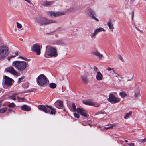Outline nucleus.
Returning a JSON list of instances; mask_svg holds the SVG:
<instances>
[{"instance_id": "c85d7f7f", "label": "nucleus", "mask_w": 146, "mask_h": 146, "mask_svg": "<svg viewBox=\"0 0 146 146\" xmlns=\"http://www.w3.org/2000/svg\"><path fill=\"white\" fill-rule=\"evenodd\" d=\"M76 11V8L75 7H72L70 8L68 10V11L69 12H72L75 11Z\"/></svg>"}, {"instance_id": "3c124183", "label": "nucleus", "mask_w": 146, "mask_h": 146, "mask_svg": "<svg viewBox=\"0 0 146 146\" xmlns=\"http://www.w3.org/2000/svg\"><path fill=\"white\" fill-rule=\"evenodd\" d=\"M58 29V30L60 31H64V29L61 28V27H59V28Z\"/></svg>"}, {"instance_id": "473e14b6", "label": "nucleus", "mask_w": 146, "mask_h": 146, "mask_svg": "<svg viewBox=\"0 0 146 146\" xmlns=\"http://www.w3.org/2000/svg\"><path fill=\"white\" fill-rule=\"evenodd\" d=\"M72 105L73 109L74 110V111H77V109H76V106L75 105V104L74 103H72Z\"/></svg>"}, {"instance_id": "aec40b11", "label": "nucleus", "mask_w": 146, "mask_h": 146, "mask_svg": "<svg viewBox=\"0 0 146 146\" xmlns=\"http://www.w3.org/2000/svg\"><path fill=\"white\" fill-rule=\"evenodd\" d=\"M82 102L83 103L86 105L91 106L92 105V102L91 100H83L82 101Z\"/></svg>"}, {"instance_id": "603ef678", "label": "nucleus", "mask_w": 146, "mask_h": 146, "mask_svg": "<svg viewBox=\"0 0 146 146\" xmlns=\"http://www.w3.org/2000/svg\"><path fill=\"white\" fill-rule=\"evenodd\" d=\"M46 106V107L47 108H50V109L52 107L51 106H49L48 105H46V106Z\"/></svg>"}, {"instance_id": "f8f14e48", "label": "nucleus", "mask_w": 146, "mask_h": 146, "mask_svg": "<svg viewBox=\"0 0 146 146\" xmlns=\"http://www.w3.org/2000/svg\"><path fill=\"white\" fill-rule=\"evenodd\" d=\"M5 71L9 72L11 74L14 75L18 76V73L15 70L14 68L12 67H10L5 69Z\"/></svg>"}, {"instance_id": "cd10ccee", "label": "nucleus", "mask_w": 146, "mask_h": 146, "mask_svg": "<svg viewBox=\"0 0 146 146\" xmlns=\"http://www.w3.org/2000/svg\"><path fill=\"white\" fill-rule=\"evenodd\" d=\"M82 82L84 83H86L88 82V80L86 76H83L82 77Z\"/></svg>"}, {"instance_id": "bf43d9fd", "label": "nucleus", "mask_w": 146, "mask_h": 146, "mask_svg": "<svg viewBox=\"0 0 146 146\" xmlns=\"http://www.w3.org/2000/svg\"><path fill=\"white\" fill-rule=\"evenodd\" d=\"M82 125L84 126H86L87 125V124L86 123H83Z\"/></svg>"}, {"instance_id": "0e129e2a", "label": "nucleus", "mask_w": 146, "mask_h": 146, "mask_svg": "<svg viewBox=\"0 0 146 146\" xmlns=\"http://www.w3.org/2000/svg\"><path fill=\"white\" fill-rule=\"evenodd\" d=\"M1 89L0 88V93H1Z\"/></svg>"}, {"instance_id": "e433bc0d", "label": "nucleus", "mask_w": 146, "mask_h": 146, "mask_svg": "<svg viewBox=\"0 0 146 146\" xmlns=\"http://www.w3.org/2000/svg\"><path fill=\"white\" fill-rule=\"evenodd\" d=\"M92 105L91 106H94L95 107H98L99 106V104L97 103H94L92 102Z\"/></svg>"}, {"instance_id": "dca6fc26", "label": "nucleus", "mask_w": 146, "mask_h": 146, "mask_svg": "<svg viewBox=\"0 0 146 146\" xmlns=\"http://www.w3.org/2000/svg\"><path fill=\"white\" fill-rule=\"evenodd\" d=\"M55 104L57 107L59 109H62L63 107V102L60 100H58L55 102Z\"/></svg>"}, {"instance_id": "13d9d810", "label": "nucleus", "mask_w": 146, "mask_h": 146, "mask_svg": "<svg viewBox=\"0 0 146 146\" xmlns=\"http://www.w3.org/2000/svg\"><path fill=\"white\" fill-rule=\"evenodd\" d=\"M135 27L139 31H140V32H142V31L140 30L138 28H137L136 27Z\"/></svg>"}, {"instance_id": "6e6552de", "label": "nucleus", "mask_w": 146, "mask_h": 146, "mask_svg": "<svg viewBox=\"0 0 146 146\" xmlns=\"http://www.w3.org/2000/svg\"><path fill=\"white\" fill-rule=\"evenodd\" d=\"M41 48L42 47H40L39 44H36L33 45L31 50L36 52L37 55H39L41 53L40 50Z\"/></svg>"}, {"instance_id": "393cba45", "label": "nucleus", "mask_w": 146, "mask_h": 146, "mask_svg": "<svg viewBox=\"0 0 146 146\" xmlns=\"http://www.w3.org/2000/svg\"><path fill=\"white\" fill-rule=\"evenodd\" d=\"M97 33H98L101 32L102 31H105V30L102 28H99L95 30Z\"/></svg>"}, {"instance_id": "b1692460", "label": "nucleus", "mask_w": 146, "mask_h": 146, "mask_svg": "<svg viewBox=\"0 0 146 146\" xmlns=\"http://www.w3.org/2000/svg\"><path fill=\"white\" fill-rule=\"evenodd\" d=\"M132 114V112L131 111H130L128 113H127L124 116V118L125 119H127Z\"/></svg>"}, {"instance_id": "e2e57ef3", "label": "nucleus", "mask_w": 146, "mask_h": 146, "mask_svg": "<svg viewBox=\"0 0 146 146\" xmlns=\"http://www.w3.org/2000/svg\"><path fill=\"white\" fill-rule=\"evenodd\" d=\"M1 102L0 101V106H1Z\"/></svg>"}, {"instance_id": "423d86ee", "label": "nucleus", "mask_w": 146, "mask_h": 146, "mask_svg": "<svg viewBox=\"0 0 146 146\" xmlns=\"http://www.w3.org/2000/svg\"><path fill=\"white\" fill-rule=\"evenodd\" d=\"M47 79L46 77L44 74H40L37 78V82L39 85H44L47 82Z\"/></svg>"}, {"instance_id": "5fc2aeb1", "label": "nucleus", "mask_w": 146, "mask_h": 146, "mask_svg": "<svg viewBox=\"0 0 146 146\" xmlns=\"http://www.w3.org/2000/svg\"><path fill=\"white\" fill-rule=\"evenodd\" d=\"M134 16V12H133L132 13V19H133Z\"/></svg>"}, {"instance_id": "72a5a7b5", "label": "nucleus", "mask_w": 146, "mask_h": 146, "mask_svg": "<svg viewBox=\"0 0 146 146\" xmlns=\"http://www.w3.org/2000/svg\"><path fill=\"white\" fill-rule=\"evenodd\" d=\"M15 104L14 103H10V104H9V105H8V107H11V108L15 107Z\"/></svg>"}, {"instance_id": "58836bf2", "label": "nucleus", "mask_w": 146, "mask_h": 146, "mask_svg": "<svg viewBox=\"0 0 146 146\" xmlns=\"http://www.w3.org/2000/svg\"><path fill=\"white\" fill-rule=\"evenodd\" d=\"M74 115L75 117L77 118H79V115L78 113H74Z\"/></svg>"}, {"instance_id": "f257e3e1", "label": "nucleus", "mask_w": 146, "mask_h": 146, "mask_svg": "<svg viewBox=\"0 0 146 146\" xmlns=\"http://www.w3.org/2000/svg\"><path fill=\"white\" fill-rule=\"evenodd\" d=\"M57 51L54 47H51L50 45H47L46 46V50L44 54V56L46 58L49 57H55L58 56Z\"/></svg>"}, {"instance_id": "1a4fd4ad", "label": "nucleus", "mask_w": 146, "mask_h": 146, "mask_svg": "<svg viewBox=\"0 0 146 146\" xmlns=\"http://www.w3.org/2000/svg\"><path fill=\"white\" fill-rule=\"evenodd\" d=\"M5 79V85L7 87H9L12 85V82L13 81V80L11 78L6 76H4Z\"/></svg>"}, {"instance_id": "79ce46f5", "label": "nucleus", "mask_w": 146, "mask_h": 146, "mask_svg": "<svg viewBox=\"0 0 146 146\" xmlns=\"http://www.w3.org/2000/svg\"><path fill=\"white\" fill-rule=\"evenodd\" d=\"M18 58H21L25 60H26V61H29V59H27V58H25L22 56H19L18 57Z\"/></svg>"}, {"instance_id": "6e6d98bb", "label": "nucleus", "mask_w": 146, "mask_h": 146, "mask_svg": "<svg viewBox=\"0 0 146 146\" xmlns=\"http://www.w3.org/2000/svg\"><path fill=\"white\" fill-rule=\"evenodd\" d=\"M116 75H115V76L116 77H118V75H119V74H118L117 73H116L115 72V74Z\"/></svg>"}, {"instance_id": "2eb2a0df", "label": "nucleus", "mask_w": 146, "mask_h": 146, "mask_svg": "<svg viewBox=\"0 0 146 146\" xmlns=\"http://www.w3.org/2000/svg\"><path fill=\"white\" fill-rule=\"evenodd\" d=\"M133 97L136 98L140 96V91L138 88H136L134 90Z\"/></svg>"}, {"instance_id": "f704fd0d", "label": "nucleus", "mask_w": 146, "mask_h": 146, "mask_svg": "<svg viewBox=\"0 0 146 146\" xmlns=\"http://www.w3.org/2000/svg\"><path fill=\"white\" fill-rule=\"evenodd\" d=\"M16 24L17 25V27L18 29H20L22 27V25L21 24L19 23L18 22L16 23Z\"/></svg>"}, {"instance_id": "4d7b16f0", "label": "nucleus", "mask_w": 146, "mask_h": 146, "mask_svg": "<svg viewBox=\"0 0 146 146\" xmlns=\"http://www.w3.org/2000/svg\"><path fill=\"white\" fill-rule=\"evenodd\" d=\"M52 33L51 32H49L48 31H46V33L47 34H49V33Z\"/></svg>"}, {"instance_id": "a211bd4d", "label": "nucleus", "mask_w": 146, "mask_h": 146, "mask_svg": "<svg viewBox=\"0 0 146 146\" xmlns=\"http://www.w3.org/2000/svg\"><path fill=\"white\" fill-rule=\"evenodd\" d=\"M21 109L22 110L26 111H29L31 110L30 107L26 105H23L21 107Z\"/></svg>"}, {"instance_id": "5701e85b", "label": "nucleus", "mask_w": 146, "mask_h": 146, "mask_svg": "<svg viewBox=\"0 0 146 146\" xmlns=\"http://www.w3.org/2000/svg\"><path fill=\"white\" fill-rule=\"evenodd\" d=\"M97 34L96 31L95 30L94 32H93L90 35L91 38H95L96 37Z\"/></svg>"}, {"instance_id": "7c9ffc66", "label": "nucleus", "mask_w": 146, "mask_h": 146, "mask_svg": "<svg viewBox=\"0 0 146 146\" xmlns=\"http://www.w3.org/2000/svg\"><path fill=\"white\" fill-rule=\"evenodd\" d=\"M120 96L122 98H124L126 96V94L124 92H121L119 93Z\"/></svg>"}, {"instance_id": "09e8293b", "label": "nucleus", "mask_w": 146, "mask_h": 146, "mask_svg": "<svg viewBox=\"0 0 146 146\" xmlns=\"http://www.w3.org/2000/svg\"><path fill=\"white\" fill-rule=\"evenodd\" d=\"M23 77H22L21 78H19V80L18 81V82H21V79H23Z\"/></svg>"}, {"instance_id": "a19ab883", "label": "nucleus", "mask_w": 146, "mask_h": 146, "mask_svg": "<svg viewBox=\"0 0 146 146\" xmlns=\"http://www.w3.org/2000/svg\"><path fill=\"white\" fill-rule=\"evenodd\" d=\"M9 98L14 100H16L15 96L13 94L11 96L9 97Z\"/></svg>"}, {"instance_id": "c9c22d12", "label": "nucleus", "mask_w": 146, "mask_h": 146, "mask_svg": "<svg viewBox=\"0 0 146 146\" xmlns=\"http://www.w3.org/2000/svg\"><path fill=\"white\" fill-rule=\"evenodd\" d=\"M138 141L139 142H142V143H145L146 142V137L144 139L141 140H139Z\"/></svg>"}, {"instance_id": "052dcab7", "label": "nucleus", "mask_w": 146, "mask_h": 146, "mask_svg": "<svg viewBox=\"0 0 146 146\" xmlns=\"http://www.w3.org/2000/svg\"><path fill=\"white\" fill-rule=\"evenodd\" d=\"M12 111V110H11V109H9L8 110V111Z\"/></svg>"}, {"instance_id": "de8ad7c7", "label": "nucleus", "mask_w": 146, "mask_h": 146, "mask_svg": "<svg viewBox=\"0 0 146 146\" xmlns=\"http://www.w3.org/2000/svg\"><path fill=\"white\" fill-rule=\"evenodd\" d=\"M94 71L95 72H97L98 69V68H97V67L96 66H94Z\"/></svg>"}, {"instance_id": "7ed1b4c3", "label": "nucleus", "mask_w": 146, "mask_h": 146, "mask_svg": "<svg viewBox=\"0 0 146 146\" xmlns=\"http://www.w3.org/2000/svg\"><path fill=\"white\" fill-rule=\"evenodd\" d=\"M36 21L38 23L42 25H46L51 23H57L55 20H49L44 17L38 19H37Z\"/></svg>"}, {"instance_id": "2f4dec72", "label": "nucleus", "mask_w": 146, "mask_h": 146, "mask_svg": "<svg viewBox=\"0 0 146 146\" xmlns=\"http://www.w3.org/2000/svg\"><path fill=\"white\" fill-rule=\"evenodd\" d=\"M7 110V109L6 108H3L0 110L1 113H3L5 112Z\"/></svg>"}, {"instance_id": "9d476101", "label": "nucleus", "mask_w": 146, "mask_h": 146, "mask_svg": "<svg viewBox=\"0 0 146 146\" xmlns=\"http://www.w3.org/2000/svg\"><path fill=\"white\" fill-rule=\"evenodd\" d=\"M47 14L51 16H54V17H56L57 16H60L62 15H64L65 14L64 13L60 12H54L53 11H48L47 13Z\"/></svg>"}, {"instance_id": "f3484780", "label": "nucleus", "mask_w": 146, "mask_h": 146, "mask_svg": "<svg viewBox=\"0 0 146 146\" xmlns=\"http://www.w3.org/2000/svg\"><path fill=\"white\" fill-rule=\"evenodd\" d=\"M103 78V76L101 73L100 72H97L96 76V79L98 81H100L102 80Z\"/></svg>"}, {"instance_id": "49530a36", "label": "nucleus", "mask_w": 146, "mask_h": 146, "mask_svg": "<svg viewBox=\"0 0 146 146\" xmlns=\"http://www.w3.org/2000/svg\"><path fill=\"white\" fill-rule=\"evenodd\" d=\"M118 77L119 78V80L120 81H121V80L123 79V77L121 76L119 74L118 75Z\"/></svg>"}, {"instance_id": "20e7f679", "label": "nucleus", "mask_w": 146, "mask_h": 146, "mask_svg": "<svg viewBox=\"0 0 146 146\" xmlns=\"http://www.w3.org/2000/svg\"><path fill=\"white\" fill-rule=\"evenodd\" d=\"M9 53V48L5 46H0V58L3 59L6 57Z\"/></svg>"}, {"instance_id": "a878e982", "label": "nucleus", "mask_w": 146, "mask_h": 146, "mask_svg": "<svg viewBox=\"0 0 146 146\" xmlns=\"http://www.w3.org/2000/svg\"><path fill=\"white\" fill-rule=\"evenodd\" d=\"M49 86L52 89H54L56 87V84L55 83H50L49 84Z\"/></svg>"}, {"instance_id": "bb28decb", "label": "nucleus", "mask_w": 146, "mask_h": 146, "mask_svg": "<svg viewBox=\"0 0 146 146\" xmlns=\"http://www.w3.org/2000/svg\"><path fill=\"white\" fill-rule=\"evenodd\" d=\"M50 110H51V111L50 113V114L51 115L55 114L56 113V111L55 109L53 108H51Z\"/></svg>"}, {"instance_id": "ddd939ff", "label": "nucleus", "mask_w": 146, "mask_h": 146, "mask_svg": "<svg viewBox=\"0 0 146 146\" xmlns=\"http://www.w3.org/2000/svg\"><path fill=\"white\" fill-rule=\"evenodd\" d=\"M38 108L39 110L42 111L46 113H48L50 112V109L46 108L44 105H39L38 106Z\"/></svg>"}, {"instance_id": "4c0bfd02", "label": "nucleus", "mask_w": 146, "mask_h": 146, "mask_svg": "<svg viewBox=\"0 0 146 146\" xmlns=\"http://www.w3.org/2000/svg\"><path fill=\"white\" fill-rule=\"evenodd\" d=\"M118 58H119L122 62L124 60L120 55H118Z\"/></svg>"}, {"instance_id": "0eeeda50", "label": "nucleus", "mask_w": 146, "mask_h": 146, "mask_svg": "<svg viewBox=\"0 0 146 146\" xmlns=\"http://www.w3.org/2000/svg\"><path fill=\"white\" fill-rule=\"evenodd\" d=\"M107 100L108 101L112 104L118 103L120 101V99L119 98L116 97L111 93L109 94V98Z\"/></svg>"}, {"instance_id": "c756f323", "label": "nucleus", "mask_w": 146, "mask_h": 146, "mask_svg": "<svg viewBox=\"0 0 146 146\" xmlns=\"http://www.w3.org/2000/svg\"><path fill=\"white\" fill-rule=\"evenodd\" d=\"M114 126L113 125H110L109 127H105L103 130H104L106 129V130H108V129H111L113 128V127Z\"/></svg>"}, {"instance_id": "6ab92c4d", "label": "nucleus", "mask_w": 146, "mask_h": 146, "mask_svg": "<svg viewBox=\"0 0 146 146\" xmlns=\"http://www.w3.org/2000/svg\"><path fill=\"white\" fill-rule=\"evenodd\" d=\"M92 53L94 55L97 56L100 59H101L103 56V55L101 54L98 51H96L95 52H93Z\"/></svg>"}, {"instance_id": "8fccbe9b", "label": "nucleus", "mask_w": 146, "mask_h": 146, "mask_svg": "<svg viewBox=\"0 0 146 146\" xmlns=\"http://www.w3.org/2000/svg\"><path fill=\"white\" fill-rule=\"evenodd\" d=\"M129 146H134V143H130L128 144Z\"/></svg>"}, {"instance_id": "ea45409f", "label": "nucleus", "mask_w": 146, "mask_h": 146, "mask_svg": "<svg viewBox=\"0 0 146 146\" xmlns=\"http://www.w3.org/2000/svg\"><path fill=\"white\" fill-rule=\"evenodd\" d=\"M99 114V117H104V116H106V114L105 113H103L102 114L100 113Z\"/></svg>"}, {"instance_id": "f03ea898", "label": "nucleus", "mask_w": 146, "mask_h": 146, "mask_svg": "<svg viewBox=\"0 0 146 146\" xmlns=\"http://www.w3.org/2000/svg\"><path fill=\"white\" fill-rule=\"evenodd\" d=\"M13 66L20 71H24L26 68L28 63L25 61H15L13 63Z\"/></svg>"}, {"instance_id": "39448f33", "label": "nucleus", "mask_w": 146, "mask_h": 146, "mask_svg": "<svg viewBox=\"0 0 146 146\" xmlns=\"http://www.w3.org/2000/svg\"><path fill=\"white\" fill-rule=\"evenodd\" d=\"M86 12L90 18L95 20L97 22L99 21V20L96 18V12L92 9L88 8L86 9Z\"/></svg>"}, {"instance_id": "338daca9", "label": "nucleus", "mask_w": 146, "mask_h": 146, "mask_svg": "<svg viewBox=\"0 0 146 146\" xmlns=\"http://www.w3.org/2000/svg\"><path fill=\"white\" fill-rule=\"evenodd\" d=\"M100 126L99 127V128H100Z\"/></svg>"}, {"instance_id": "c03bdc74", "label": "nucleus", "mask_w": 146, "mask_h": 146, "mask_svg": "<svg viewBox=\"0 0 146 146\" xmlns=\"http://www.w3.org/2000/svg\"><path fill=\"white\" fill-rule=\"evenodd\" d=\"M17 99H18V100H21L22 101L24 100V99H25L24 98H21L19 96H17Z\"/></svg>"}, {"instance_id": "4468645a", "label": "nucleus", "mask_w": 146, "mask_h": 146, "mask_svg": "<svg viewBox=\"0 0 146 146\" xmlns=\"http://www.w3.org/2000/svg\"><path fill=\"white\" fill-rule=\"evenodd\" d=\"M54 3V1H49L45 0L42 1L41 2V5L43 6H49L52 5Z\"/></svg>"}, {"instance_id": "4be33fe9", "label": "nucleus", "mask_w": 146, "mask_h": 146, "mask_svg": "<svg viewBox=\"0 0 146 146\" xmlns=\"http://www.w3.org/2000/svg\"><path fill=\"white\" fill-rule=\"evenodd\" d=\"M110 22L107 23V25L108 26L110 30L112 31L113 29H114L113 28V25L112 24L111 21L110 20Z\"/></svg>"}, {"instance_id": "412c9836", "label": "nucleus", "mask_w": 146, "mask_h": 146, "mask_svg": "<svg viewBox=\"0 0 146 146\" xmlns=\"http://www.w3.org/2000/svg\"><path fill=\"white\" fill-rule=\"evenodd\" d=\"M106 70L110 71V73L112 75H114L115 73V72L113 68H111L110 67H108L107 68Z\"/></svg>"}, {"instance_id": "680f3d73", "label": "nucleus", "mask_w": 146, "mask_h": 146, "mask_svg": "<svg viewBox=\"0 0 146 146\" xmlns=\"http://www.w3.org/2000/svg\"><path fill=\"white\" fill-rule=\"evenodd\" d=\"M87 125H89V126H92V125L90 124H89V123H88L87 124Z\"/></svg>"}, {"instance_id": "69168bd1", "label": "nucleus", "mask_w": 146, "mask_h": 146, "mask_svg": "<svg viewBox=\"0 0 146 146\" xmlns=\"http://www.w3.org/2000/svg\"><path fill=\"white\" fill-rule=\"evenodd\" d=\"M125 141L126 142H128V141H127V140H125Z\"/></svg>"}, {"instance_id": "37998d69", "label": "nucleus", "mask_w": 146, "mask_h": 146, "mask_svg": "<svg viewBox=\"0 0 146 146\" xmlns=\"http://www.w3.org/2000/svg\"><path fill=\"white\" fill-rule=\"evenodd\" d=\"M25 93V92H22L19 93H14L13 94V95L15 96H16L18 95L19 94H22L24 93Z\"/></svg>"}, {"instance_id": "864d4df0", "label": "nucleus", "mask_w": 146, "mask_h": 146, "mask_svg": "<svg viewBox=\"0 0 146 146\" xmlns=\"http://www.w3.org/2000/svg\"><path fill=\"white\" fill-rule=\"evenodd\" d=\"M18 51H16L15 52V56L18 55Z\"/></svg>"}, {"instance_id": "a18cd8bd", "label": "nucleus", "mask_w": 146, "mask_h": 146, "mask_svg": "<svg viewBox=\"0 0 146 146\" xmlns=\"http://www.w3.org/2000/svg\"><path fill=\"white\" fill-rule=\"evenodd\" d=\"M15 57V56H9L7 58V59L8 60H9L10 59L13 57Z\"/></svg>"}, {"instance_id": "9b49d317", "label": "nucleus", "mask_w": 146, "mask_h": 146, "mask_svg": "<svg viewBox=\"0 0 146 146\" xmlns=\"http://www.w3.org/2000/svg\"><path fill=\"white\" fill-rule=\"evenodd\" d=\"M77 112L84 117H87L88 116L86 111L83 108L81 109L80 108H77Z\"/></svg>"}]
</instances>
